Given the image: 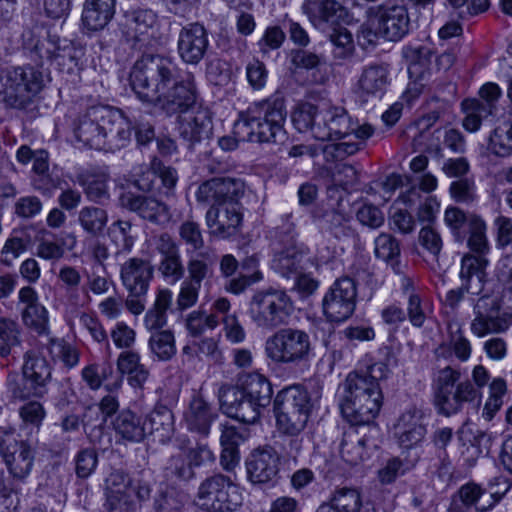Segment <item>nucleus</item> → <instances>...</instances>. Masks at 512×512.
<instances>
[{
	"label": "nucleus",
	"mask_w": 512,
	"mask_h": 512,
	"mask_svg": "<svg viewBox=\"0 0 512 512\" xmlns=\"http://www.w3.org/2000/svg\"><path fill=\"white\" fill-rule=\"evenodd\" d=\"M125 25L134 47L142 50L151 45L159 27L157 14L149 8H130L124 11Z\"/></svg>",
	"instance_id": "a211bd4d"
},
{
	"label": "nucleus",
	"mask_w": 512,
	"mask_h": 512,
	"mask_svg": "<svg viewBox=\"0 0 512 512\" xmlns=\"http://www.w3.org/2000/svg\"><path fill=\"white\" fill-rule=\"evenodd\" d=\"M43 88L42 72L32 66L12 67L4 71L1 100L9 108L26 110Z\"/></svg>",
	"instance_id": "0eeeda50"
},
{
	"label": "nucleus",
	"mask_w": 512,
	"mask_h": 512,
	"mask_svg": "<svg viewBox=\"0 0 512 512\" xmlns=\"http://www.w3.org/2000/svg\"><path fill=\"white\" fill-rule=\"evenodd\" d=\"M431 48L421 45L417 47H408L404 51V55L408 61V70L410 74L421 75L428 67L431 57Z\"/></svg>",
	"instance_id": "4d7b16f0"
},
{
	"label": "nucleus",
	"mask_w": 512,
	"mask_h": 512,
	"mask_svg": "<svg viewBox=\"0 0 512 512\" xmlns=\"http://www.w3.org/2000/svg\"><path fill=\"white\" fill-rule=\"evenodd\" d=\"M148 347L158 361H169L177 351L174 333L171 330L153 331L148 340Z\"/></svg>",
	"instance_id": "c03bdc74"
},
{
	"label": "nucleus",
	"mask_w": 512,
	"mask_h": 512,
	"mask_svg": "<svg viewBox=\"0 0 512 512\" xmlns=\"http://www.w3.org/2000/svg\"><path fill=\"white\" fill-rule=\"evenodd\" d=\"M105 495L104 507L107 512H134L136 509L129 492L105 493Z\"/></svg>",
	"instance_id": "774afa93"
},
{
	"label": "nucleus",
	"mask_w": 512,
	"mask_h": 512,
	"mask_svg": "<svg viewBox=\"0 0 512 512\" xmlns=\"http://www.w3.org/2000/svg\"><path fill=\"white\" fill-rule=\"evenodd\" d=\"M287 117L285 100L279 94L253 102L240 114L235 133L240 140L253 143H278L285 139Z\"/></svg>",
	"instance_id": "20e7f679"
},
{
	"label": "nucleus",
	"mask_w": 512,
	"mask_h": 512,
	"mask_svg": "<svg viewBox=\"0 0 512 512\" xmlns=\"http://www.w3.org/2000/svg\"><path fill=\"white\" fill-rule=\"evenodd\" d=\"M374 254L391 266L396 274H402L400 243L390 233H380L374 240Z\"/></svg>",
	"instance_id": "a19ab883"
},
{
	"label": "nucleus",
	"mask_w": 512,
	"mask_h": 512,
	"mask_svg": "<svg viewBox=\"0 0 512 512\" xmlns=\"http://www.w3.org/2000/svg\"><path fill=\"white\" fill-rule=\"evenodd\" d=\"M158 272L163 280L169 284H176L183 279L185 266L182 262L181 254L161 258L158 264Z\"/></svg>",
	"instance_id": "bf43d9fd"
},
{
	"label": "nucleus",
	"mask_w": 512,
	"mask_h": 512,
	"mask_svg": "<svg viewBox=\"0 0 512 512\" xmlns=\"http://www.w3.org/2000/svg\"><path fill=\"white\" fill-rule=\"evenodd\" d=\"M293 312V301L284 290L258 291L249 302L248 315L262 329H274L286 324Z\"/></svg>",
	"instance_id": "6e6552de"
},
{
	"label": "nucleus",
	"mask_w": 512,
	"mask_h": 512,
	"mask_svg": "<svg viewBox=\"0 0 512 512\" xmlns=\"http://www.w3.org/2000/svg\"><path fill=\"white\" fill-rule=\"evenodd\" d=\"M469 234L467 245L476 255L484 256L489 251V243L486 236V223L481 217L470 219V228L466 230Z\"/></svg>",
	"instance_id": "8fccbe9b"
},
{
	"label": "nucleus",
	"mask_w": 512,
	"mask_h": 512,
	"mask_svg": "<svg viewBox=\"0 0 512 512\" xmlns=\"http://www.w3.org/2000/svg\"><path fill=\"white\" fill-rule=\"evenodd\" d=\"M116 0H86L82 13L84 25L93 31L103 29L113 18Z\"/></svg>",
	"instance_id": "473e14b6"
},
{
	"label": "nucleus",
	"mask_w": 512,
	"mask_h": 512,
	"mask_svg": "<svg viewBox=\"0 0 512 512\" xmlns=\"http://www.w3.org/2000/svg\"><path fill=\"white\" fill-rule=\"evenodd\" d=\"M105 106H91L73 122L72 129L76 140L90 149L100 150L104 145L103 119Z\"/></svg>",
	"instance_id": "f3484780"
},
{
	"label": "nucleus",
	"mask_w": 512,
	"mask_h": 512,
	"mask_svg": "<svg viewBox=\"0 0 512 512\" xmlns=\"http://www.w3.org/2000/svg\"><path fill=\"white\" fill-rule=\"evenodd\" d=\"M212 130L213 125L209 112L200 106L177 117L179 137L190 150H193L197 144L208 140L212 135Z\"/></svg>",
	"instance_id": "2eb2a0df"
},
{
	"label": "nucleus",
	"mask_w": 512,
	"mask_h": 512,
	"mask_svg": "<svg viewBox=\"0 0 512 512\" xmlns=\"http://www.w3.org/2000/svg\"><path fill=\"white\" fill-rule=\"evenodd\" d=\"M302 10L313 25L320 26L334 23L344 12V7L337 0H305Z\"/></svg>",
	"instance_id": "f704fd0d"
},
{
	"label": "nucleus",
	"mask_w": 512,
	"mask_h": 512,
	"mask_svg": "<svg viewBox=\"0 0 512 512\" xmlns=\"http://www.w3.org/2000/svg\"><path fill=\"white\" fill-rule=\"evenodd\" d=\"M22 374L27 376L32 382L47 387L52 376L51 366L42 355L34 351H27L24 354Z\"/></svg>",
	"instance_id": "79ce46f5"
},
{
	"label": "nucleus",
	"mask_w": 512,
	"mask_h": 512,
	"mask_svg": "<svg viewBox=\"0 0 512 512\" xmlns=\"http://www.w3.org/2000/svg\"><path fill=\"white\" fill-rule=\"evenodd\" d=\"M485 493V490L475 483L462 485L453 496L448 511L466 512L467 509L475 506L477 511L486 512L500 500V497L495 494H490V501L487 504L478 505L479 500Z\"/></svg>",
	"instance_id": "cd10ccee"
},
{
	"label": "nucleus",
	"mask_w": 512,
	"mask_h": 512,
	"mask_svg": "<svg viewBox=\"0 0 512 512\" xmlns=\"http://www.w3.org/2000/svg\"><path fill=\"white\" fill-rule=\"evenodd\" d=\"M7 390L12 402L28 401L30 398H41L47 393V387L32 382L24 374L10 375L7 381Z\"/></svg>",
	"instance_id": "4c0bfd02"
},
{
	"label": "nucleus",
	"mask_w": 512,
	"mask_h": 512,
	"mask_svg": "<svg viewBox=\"0 0 512 512\" xmlns=\"http://www.w3.org/2000/svg\"><path fill=\"white\" fill-rule=\"evenodd\" d=\"M0 454L15 479L26 478L34 464V451L23 440H17L13 431H5L0 437Z\"/></svg>",
	"instance_id": "ddd939ff"
},
{
	"label": "nucleus",
	"mask_w": 512,
	"mask_h": 512,
	"mask_svg": "<svg viewBox=\"0 0 512 512\" xmlns=\"http://www.w3.org/2000/svg\"><path fill=\"white\" fill-rule=\"evenodd\" d=\"M490 375L482 365H476L472 371L474 384L463 379L460 369L446 366L437 370L433 378V402L438 414L445 417L458 414L465 404L479 402L481 392L489 381Z\"/></svg>",
	"instance_id": "7ed1b4c3"
},
{
	"label": "nucleus",
	"mask_w": 512,
	"mask_h": 512,
	"mask_svg": "<svg viewBox=\"0 0 512 512\" xmlns=\"http://www.w3.org/2000/svg\"><path fill=\"white\" fill-rule=\"evenodd\" d=\"M209 47L208 33L199 23H190L183 27L178 35L177 51L187 64H198Z\"/></svg>",
	"instance_id": "412c9836"
},
{
	"label": "nucleus",
	"mask_w": 512,
	"mask_h": 512,
	"mask_svg": "<svg viewBox=\"0 0 512 512\" xmlns=\"http://www.w3.org/2000/svg\"><path fill=\"white\" fill-rule=\"evenodd\" d=\"M78 223L90 236L98 237L104 233L108 223V213L97 206H84L78 212Z\"/></svg>",
	"instance_id": "37998d69"
},
{
	"label": "nucleus",
	"mask_w": 512,
	"mask_h": 512,
	"mask_svg": "<svg viewBox=\"0 0 512 512\" xmlns=\"http://www.w3.org/2000/svg\"><path fill=\"white\" fill-rule=\"evenodd\" d=\"M199 505L217 510L236 511L242 504L238 486L229 476L221 473L206 477L199 485Z\"/></svg>",
	"instance_id": "9d476101"
},
{
	"label": "nucleus",
	"mask_w": 512,
	"mask_h": 512,
	"mask_svg": "<svg viewBox=\"0 0 512 512\" xmlns=\"http://www.w3.org/2000/svg\"><path fill=\"white\" fill-rule=\"evenodd\" d=\"M313 344L308 332L286 327L269 336L264 344V353L273 364L299 365L313 356Z\"/></svg>",
	"instance_id": "423d86ee"
},
{
	"label": "nucleus",
	"mask_w": 512,
	"mask_h": 512,
	"mask_svg": "<svg viewBox=\"0 0 512 512\" xmlns=\"http://www.w3.org/2000/svg\"><path fill=\"white\" fill-rule=\"evenodd\" d=\"M219 400L222 411L242 423L254 424L261 416L262 409L241 393L238 386L222 387Z\"/></svg>",
	"instance_id": "6ab92c4d"
},
{
	"label": "nucleus",
	"mask_w": 512,
	"mask_h": 512,
	"mask_svg": "<svg viewBox=\"0 0 512 512\" xmlns=\"http://www.w3.org/2000/svg\"><path fill=\"white\" fill-rule=\"evenodd\" d=\"M489 147L498 156L512 154V118L503 127L493 130L489 136Z\"/></svg>",
	"instance_id": "5fc2aeb1"
},
{
	"label": "nucleus",
	"mask_w": 512,
	"mask_h": 512,
	"mask_svg": "<svg viewBox=\"0 0 512 512\" xmlns=\"http://www.w3.org/2000/svg\"><path fill=\"white\" fill-rule=\"evenodd\" d=\"M241 393L251 399L262 410L266 408L272 398V386L269 380L260 373H249L240 379L237 385Z\"/></svg>",
	"instance_id": "2f4dec72"
},
{
	"label": "nucleus",
	"mask_w": 512,
	"mask_h": 512,
	"mask_svg": "<svg viewBox=\"0 0 512 512\" xmlns=\"http://www.w3.org/2000/svg\"><path fill=\"white\" fill-rule=\"evenodd\" d=\"M273 406L279 432L297 433L304 431L314 403L303 385L293 384L278 391Z\"/></svg>",
	"instance_id": "39448f33"
},
{
	"label": "nucleus",
	"mask_w": 512,
	"mask_h": 512,
	"mask_svg": "<svg viewBox=\"0 0 512 512\" xmlns=\"http://www.w3.org/2000/svg\"><path fill=\"white\" fill-rule=\"evenodd\" d=\"M330 232L338 239L354 236L355 231L350 226L351 217L348 213L340 209H333L324 215Z\"/></svg>",
	"instance_id": "603ef678"
},
{
	"label": "nucleus",
	"mask_w": 512,
	"mask_h": 512,
	"mask_svg": "<svg viewBox=\"0 0 512 512\" xmlns=\"http://www.w3.org/2000/svg\"><path fill=\"white\" fill-rule=\"evenodd\" d=\"M461 106L465 114L462 126L471 133L478 131L483 124L492 123L496 117L497 106L493 103L465 99Z\"/></svg>",
	"instance_id": "c85d7f7f"
},
{
	"label": "nucleus",
	"mask_w": 512,
	"mask_h": 512,
	"mask_svg": "<svg viewBox=\"0 0 512 512\" xmlns=\"http://www.w3.org/2000/svg\"><path fill=\"white\" fill-rule=\"evenodd\" d=\"M147 436L161 444L168 443L175 433V419L170 408L157 403L153 410L146 416Z\"/></svg>",
	"instance_id": "bb28decb"
},
{
	"label": "nucleus",
	"mask_w": 512,
	"mask_h": 512,
	"mask_svg": "<svg viewBox=\"0 0 512 512\" xmlns=\"http://www.w3.org/2000/svg\"><path fill=\"white\" fill-rule=\"evenodd\" d=\"M181 240L193 251L201 250L204 247V239L200 225L192 220H186L179 226Z\"/></svg>",
	"instance_id": "338daca9"
},
{
	"label": "nucleus",
	"mask_w": 512,
	"mask_h": 512,
	"mask_svg": "<svg viewBox=\"0 0 512 512\" xmlns=\"http://www.w3.org/2000/svg\"><path fill=\"white\" fill-rule=\"evenodd\" d=\"M188 277L185 279L197 286L212 274V262L204 258L203 254L191 257L187 262Z\"/></svg>",
	"instance_id": "052dcab7"
},
{
	"label": "nucleus",
	"mask_w": 512,
	"mask_h": 512,
	"mask_svg": "<svg viewBox=\"0 0 512 512\" xmlns=\"http://www.w3.org/2000/svg\"><path fill=\"white\" fill-rule=\"evenodd\" d=\"M419 459L416 453L412 459L404 463L400 458H392L387 461L386 465L378 471V477L382 484H390L396 480L397 477L403 475L407 470L412 468Z\"/></svg>",
	"instance_id": "13d9d810"
},
{
	"label": "nucleus",
	"mask_w": 512,
	"mask_h": 512,
	"mask_svg": "<svg viewBox=\"0 0 512 512\" xmlns=\"http://www.w3.org/2000/svg\"><path fill=\"white\" fill-rule=\"evenodd\" d=\"M76 182L83 188L87 199L94 203L103 204L110 197L105 174L81 171L76 175Z\"/></svg>",
	"instance_id": "e433bc0d"
},
{
	"label": "nucleus",
	"mask_w": 512,
	"mask_h": 512,
	"mask_svg": "<svg viewBox=\"0 0 512 512\" xmlns=\"http://www.w3.org/2000/svg\"><path fill=\"white\" fill-rule=\"evenodd\" d=\"M330 41L334 46L335 58L345 59L352 55L354 42L351 32L343 27L335 29L330 35Z\"/></svg>",
	"instance_id": "e2e57ef3"
},
{
	"label": "nucleus",
	"mask_w": 512,
	"mask_h": 512,
	"mask_svg": "<svg viewBox=\"0 0 512 512\" xmlns=\"http://www.w3.org/2000/svg\"><path fill=\"white\" fill-rule=\"evenodd\" d=\"M369 19H377V28L389 41L402 39L410 30V17L406 5L372 6L366 11Z\"/></svg>",
	"instance_id": "4468645a"
},
{
	"label": "nucleus",
	"mask_w": 512,
	"mask_h": 512,
	"mask_svg": "<svg viewBox=\"0 0 512 512\" xmlns=\"http://www.w3.org/2000/svg\"><path fill=\"white\" fill-rule=\"evenodd\" d=\"M216 414L211 405L201 397H193L184 412L187 429L201 436H207Z\"/></svg>",
	"instance_id": "c756f323"
},
{
	"label": "nucleus",
	"mask_w": 512,
	"mask_h": 512,
	"mask_svg": "<svg viewBox=\"0 0 512 512\" xmlns=\"http://www.w3.org/2000/svg\"><path fill=\"white\" fill-rule=\"evenodd\" d=\"M19 324L7 317H0V358H7L12 348L21 343Z\"/></svg>",
	"instance_id": "09e8293b"
},
{
	"label": "nucleus",
	"mask_w": 512,
	"mask_h": 512,
	"mask_svg": "<svg viewBox=\"0 0 512 512\" xmlns=\"http://www.w3.org/2000/svg\"><path fill=\"white\" fill-rule=\"evenodd\" d=\"M394 430L398 445L403 450L417 448L427 432L422 411L416 408L406 410L399 417Z\"/></svg>",
	"instance_id": "393cba45"
},
{
	"label": "nucleus",
	"mask_w": 512,
	"mask_h": 512,
	"mask_svg": "<svg viewBox=\"0 0 512 512\" xmlns=\"http://www.w3.org/2000/svg\"><path fill=\"white\" fill-rule=\"evenodd\" d=\"M220 205L230 201H239L245 191L244 182L241 179L231 177H217Z\"/></svg>",
	"instance_id": "680f3d73"
},
{
	"label": "nucleus",
	"mask_w": 512,
	"mask_h": 512,
	"mask_svg": "<svg viewBox=\"0 0 512 512\" xmlns=\"http://www.w3.org/2000/svg\"><path fill=\"white\" fill-rule=\"evenodd\" d=\"M218 323L219 320L216 315L208 314L204 310L192 311L185 319V327L193 337H198L207 330H213Z\"/></svg>",
	"instance_id": "3c124183"
},
{
	"label": "nucleus",
	"mask_w": 512,
	"mask_h": 512,
	"mask_svg": "<svg viewBox=\"0 0 512 512\" xmlns=\"http://www.w3.org/2000/svg\"><path fill=\"white\" fill-rule=\"evenodd\" d=\"M155 175L161 179L163 186L167 189L174 188L178 180V174L175 168L166 166L162 162L155 160L152 162L151 170L146 168L145 171H142V176L134 180V185L142 191H149L152 188Z\"/></svg>",
	"instance_id": "ea45409f"
},
{
	"label": "nucleus",
	"mask_w": 512,
	"mask_h": 512,
	"mask_svg": "<svg viewBox=\"0 0 512 512\" xmlns=\"http://www.w3.org/2000/svg\"><path fill=\"white\" fill-rule=\"evenodd\" d=\"M243 214L239 201L211 205L206 212V223L211 234L226 239L235 236L242 225Z\"/></svg>",
	"instance_id": "dca6fc26"
},
{
	"label": "nucleus",
	"mask_w": 512,
	"mask_h": 512,
	"mask_svg": "<svg viewBox=\"0 0 512 512\" xmlns=\"http://www.w3.org/2000/svg\"><path fill=\"white\" fill-rule=\"evenodd\" d=\"M357 286L350 277H341L334 281L322 299V311L327 320L343 322L355 311Z\"/></svg>",
	"instance_id": "f8f14e48"
},
{
	"label": "nucleus",
	"mask_w": 512,
	"mask_h": 512,
	"mask_svg": "<svg viewBox=\"0 0 512 512\" xmlns=\"http://www.w3.org/2000/svg\"><path fill=\"white\" fill-rule=\"evenodd\" d=\"M488 260L484 256L466 254L461 260L460 278L472 288L473 295H479L486 282Z\"/></svg>",
	"instance_id": "7c9ffc66"
},
{
	"label": "nucleus",
	"mask_w": 512,
	"mask_h": 512,
	"mask_svg": "<svg viewBox=\"0 0 512 512\" xmlns=\"http://www.w3.org/2000/svg\"><path fill=\"white\" fill-rule=\"evenodd\" d=\"M154 268L151 263L141 258H130L121 265L120 279L128 292L125 306L134 315L145 310L146 297Z\"/></svg>",
	"instance_id": "1a4fd4ad"
},
{
	"label": "nucleus",
	"mask_w": 512,
	"mask_h": 512,
	"mask_svg": "<svg viewBox=\"0 0 512 512\" xmlns=\"http://www.w3.org/2000/svg\"><path fill=\"white\" fill-rule=\"evenodd\" d=\"M320 111L316 106L305 103L300 105L292 113L294 127L300 132H310L314 137V128L317 125Z\"/></svg>",
	"instance_id": "864d4df0"
},
{
	"label": "nucleus",
	"mask_w": 512,
	"mask_h": 512,
	"mask_svg": "<svg viewBox=\"0 0 512 512\" xmlns=\"http://www.w3.org/2000/svg\"><path fill=\"white\" fill-rule=\"evenodd\" d=\"M119 203L122 208L158 225H164L171 219L169 207L152 196L127 191L120 195Z\"/></svg>",
	"instance_id": "aec40b11"
},
{
	"label": "nucleus",
	"mask_w": 512,
	"mask_h": 512,
	"mask_svg": "<svg viewBox=\"0 0 512 512\" xmlns=\"http://www.w3.org/2000/svg\"><path fill=\"white\" fill-rule=\"evenodd\" d=\"M19 416L25 426L39 429L46 416V411L39 401H27L19 408Z\"/></svg>",
	"instance_id": "0e129e2a"
},
{
	"label": "nucleus",
	"mask_w": 512,
	"mask_h": 512,
	"mask_svg": "<svg viewBox=\"0 0 512 512\" xmlns=\"http://www.w3.org/2000/svg\"><path fill=\"white\" fill-rule=\"evenodd\" d=\"M355 130L347 112L340 107L321 110L314 138L320 141L338 140L348 137Z\"/></svg>",
	"instance_id": "4be33fe9"
},
{
	"label": "nucleus",
	"mask_w": 512,
	"mask_h": 512,
	"mask_svg": "<svg viewBox=\"0 0 512 512\" xmlns=\"http://www.w3.org/2000/svg\"><path fill=\"white\" fill-rule=\"evenodd\" d=\"M31 242L32 239L28 228L13 230L1 250L3 262L10 264L28 249Z\"/></svg>",
	"instance_id": "a18cd8bd"
},
{
	"label": "nucleus",
	"mask_w": 512,
	"mask_h": 512,
	"mask_svg": "<svg viewBox=\"0 0 512 512\" xmlns=\"http://www.w3.org/2000/svg\"><path fill=\"white\" fill-rule=\"evenodd\" d=\"M473 312L474 318L470 329L479 338L489 334L505 333L512 326V311L503 310L497 297H480L474 305Z\"/></svg>",
	"instance_id": "9b49d317"
},
{
	"label": "nucleus",
	"mask_w": 512,
	"mask_h": 512,
	"mask_svg": "<svg viewBox=\"0 0 512 512\" xmlns=\"http://www.w3.org/2000/svg\"><path fill=\"white\" fill-rule=\"evenodd\" d=\"M330 499L340 512H362L373 510L368 505H363L360 492L355 488L342 487L336 489Z\"/></svg>",
	"instance_id": "de8ad7c7"
},
{
	"label": "nucleus",
	"mask_w": 512,
	"mask_h": 512,
	"mask_svg": "<svg viewBox=\"0 0 512 512\" xmlns=\"http://www.w3.org/2000/svg\"><path fill=\"white\" fill-rule=\"evenodd\" d=\"M132 125L122 113L109 106H105L103 119L104 145L100 150L114 152L125 147L131 139Z\"/></svg>",
	"instance_id": "b1692460"
},
{
	"label": "nucleus",
	"mask_w": 512,
	"mask_h": 512,
	"mask_svg": "<svg viewBox=\"0 0 512 512\" xmlns=\"http://www.w3.org/2000/svg\"><path fill=\"white\" fill-rule=\"evenodd\" d=\"M387 85V68L381 64H372L362 71L355 93L362 103L375 102L385 94Z\"/></svg>",
	"instance_id": "a878e982"
},
{
	"label": "nucleus",
	"mask_w": 512,
	"mask_h": 512,
	"mask_svg": "<svg viewBox=\"0 0 512 512\" xmlns=\"http://www.w3.org/2000/svg\"><path fill=\"white\" fill-rule=\"evenodd\" d=\"M387 373L388 366L376 362L348 374L340 410L351 425L369 424L378 415L383 399L380 381L386 378Z\"/></svg>",
	"instance_id": "f03ea898"
},
{
	"label": "nucleus",
	"mask_w": 512,
	"mask_h": 512,
	"mask_svg": "<svg viewBox=\"0 0 512 512\" xmlns=\"http://www.w3.org/2000/svg\"><path fill=\"white\" fill-rule=\"evenodd\" d=\"M307 252L303 247L290 246L273 260V268L284 277L297 276L304 269Z\"/></svg>",
	"instance_id": "58836bf2"
},
{
	"label": "nucleus",
	"mask_w": 512,
	"mask_h": 512,
	"mask_svg": "<svg viewBox=\"0 0 512 512\" xmlns=\"http://www.w3.org/2000/svg\"><path fill=\"white\" fill-rule=\"evenodd\" d=\"M118 435L130 442H140L147 436L145 419L131 410H123L113 422Z\"/></svg>",
	"instance_id": "c9c22d12"
},
{
	"label": "nucleus",
	"mask_w": 512,
	"mask_h": 512,
	"mask_svg": "<svg viewBox=\"0 0 512 512\" xmlns=\"http://www.w3.org/2000/svg\"><path fill=\"white\" fill-rule=\"evenodd\" d=\"M20 314L21 320L26 327L39 335L48 333L49 315L44 305L40 303L28 310H21Z\"/></svg>",
	"instance_id": "6e6d98bb"
},
{
	"label": "nucleus",
	"mask_w": 512,
	"mask_h": 512,
	"mask_svg": "<svg viewBox=\"0 0 512 512\" xmlns=\"http://www.w3.org/2000/svg\"><path fill=\"white\" fill-rule=\"evenodd\" d=\"M117 370L121 375H127V381L133 388H142L149 377V370L141 363L138 352L126 350L117 358Z\"/></svg>",
	"instance_id": "72a5a7b5"
},
{
	"label": "nucleus",
	"mask_w": 512,
	"mask_h": 512,
	"mask_svg": "<svg viewBox=\"0 0 512 512\" xmlns=\"http://www.w3.org/2000/svg\"><path fill=\"white\" fill-rule=\"evenodd\" d=\"M279 460V454L271 446L253 450L245 463L248 479L257 484L272 481L278 474Z\"/></svg>",
	"instance_id": "5701e85b"
},
{
	"label": "nucleus",
	"mask_w": 512,
	"mask_h": 512,
	"mask_svg": "<svg viewBox=\"0 0 512 512\" xmlns=\"http://www.w3.org/2000/svg\"><path fill=\"white\" fill-rule=\"evenodd\" d=\"M450 196L459 203H471L476 198V186L472 178L453 181L449 187Z\"/></svg>",
	"instance_id": "69168bd1"
},
{
	"label": "nucleus",
	"mask_w": 512,
	"mask_h": 512,
	"mask_svg": "<svg viewBox=\"0 0 512 512\" xmlns=\"http://www.w3.org/2000/svg\"><path fill=\"white\" fill-rule=\"evenodd\" d=\"M138 99L166 116L184 114L197 107V87L192 73L180 76L171 58L143 54L129 74Z\"/></svg>",
	"instance_id": "f257e3e1"
},
{
	"label": "nucleus",
	"mask_w": 512,
	"mask_h": 512,
	"mask_svg": "<svg viewBox=\"0 0 512 512\" xmlns=\"http://www.w3.org/2000/svg\"><path fill=\"white\" fill-rule=\"evenodd\" d=\"M365 440L357 430L350 428L343 433L340 443V454L344 461L355 465L362 460L364 454Z\"/></svg>",
	"instance_id": "49530a36"
}]
</instances>
